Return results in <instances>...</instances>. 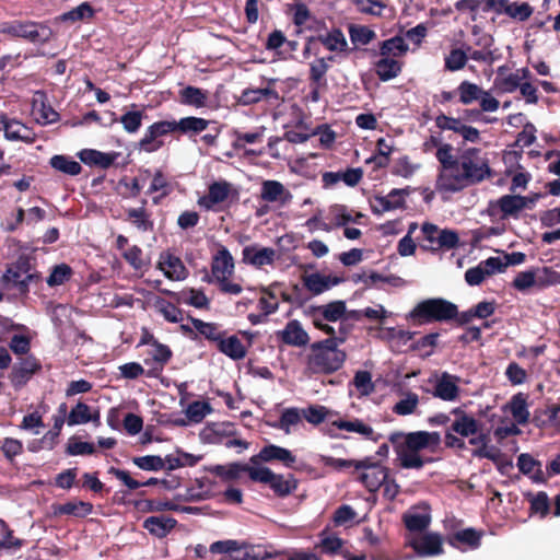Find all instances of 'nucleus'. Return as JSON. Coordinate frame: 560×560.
<instances>
[{"label": "nucleus", "mask_w": 560, "mask_h": 560, "mask_svg": "<svg viewBox=\"0 0 560 560\" xmlns=\"http://www.w3.org/2000/svg\"><path fill=\"white\" fill-rule=\"evenodd\" d=\"M278 80L270 79L266 86L264 88H247L242 91L238 102L243 105L255 104L260 101H266L270 104L278 102L281 97L279 95V91L277 89Z\"/></svg>", "instance_id": "nucleus-13"}, {"label": "nucleus", "mask_w": 560, "mask_h": 560, "mask_svg": "<svg viewBox=\"0 0 560 560\" xmlns=\"http://www.w3.org/2000/svg\"><path fill=\"white\" fill-rule=\"evenodd\" d=\"M245 540L226 539L218 540L210 545L211 553H228L233 557L235 552H242Z\"/></svg>", "instance_id": "nucleus-56"}, {"label": "nucleus", "mask_w": 560, "mask_h": 560, "mask_svg": "<svg viewBox=\"0 0 560 560\" xmlns=\"http://www.w3.org/2000/svg\"><path fill=\"white\" fill-rule=\"evenodd\" d=\"M49 164L52 168L70 176H77L81 173L82 166L68 155H54Z\"/></svg>", "instance_id": "nucleus-44"}, {"label": "nucleus", "mask_w": 560, "mask_h": 560, "mask_svg": "<svg viewBox=\"0 0 560 560\" xmlns=\"http://www.w3.org/2000/svg\"><path fill=\"white\" fill-rule=\"evenodd\" d=\"M405 448L408 451H421L430 448L436 451L441 444V435L439 432L416 431L406 434Z\"/></svg>", "instance_id": "nucleus-19"}, {"label": "nucleus", "mask_w": 560, "mask_h": 560, "mask_svg": "<svg viewBox=\"0 0 560 560\" xmlns=\"http://www.w3.org/2000/svg\"><path fill=\"white\" fill-rule=\"evenodd\" d=\"M208 100L207 91L192 85H187L179 91V102L184 105L197 108L203 107Z\"/></svg>", "instance_id": "nucleus-42"}, {"label": "nucleus", "mask_w": 560, "mask_h": 560, "mask_svg": "<svg viewBox=\"0 0 560 560\" xmlns=\"http://www.w3.org/2000/svg\"><path fill=\"white\" fill-rule=\"evenodd\" d=\"M318 40L330 51H343L347 48V40L343 33L339 28L319 35Z\"/></svg>", "instance_id": "nucleus-47"}, {"label": "nucleus", "mask_w": 560, "mask_h": 560, "mask_svg": "<svg viewBox=\"0 0 560 560\" xmlns=\"http://www.w3.org/2000/svg\"><path fill=\"white\" fill-rule=\"evenodd\" d=\"M402 522L410 532H423L431 523V515L429 513H405Z\"/></svg>", "instance_id": "nucleus-48"}, {"label": "nucleus", "mask_w": 560, "mask_h": 560, "mask_svg": "<svg viewBox=\"0 0 560 560\" xmlns=\"http://www.w3.org/2000/svg\"><path fill=\"white\" fill-rule=\"evenodd\" d=\"M238 190L228 180L221 179L211 183L208 186L206 195L198 199L200 208L207 211L218 212L222 210L219 206L228 199L236 200L238 198Z\"/></svg>", "instance_id": "nucleus-6"}, {"label": "nucleus", "mask_w": 560, "mask_h": 560, "mask_svg": "<svg viewBox=\"0 0 560 560\" xmlns=\"http://www.w3.org/2000/svg\"><path fill=\"white\" fill-rule=\"evenodd\" d=\"M187 319L196 329L198 337L200 336L207 341L214 343L215 346H218L223 335H226V331L222 330L221 325L218 323L205 322L191 315H187Z\"/></svg>", "instance_id": "nucleus-26"}, {"label": "nucleus", "mask_w": 560, "mask_h": 560, "mask_svg": "<svg viewBox=\"0 0 560 560\" xmlns=\"http://www.w3.org/2000/svg\"><path fill=\"white\" fill-rule=\"evenodd\" d=\"M349 35L355 46L366 45L375 37V32L368 26L351 24L349 26Z\"/></svg>", "instance_id": "nucleus-64"}, {"label": "nucleus", "mask_w": 560, "mask_h": 560, "mask_svg": "<svg viewBox=\"0 0 560 560\" xmlns=\"http://www.w3.org/2000/svg\"><path fill=\"white\" fill-rule=\"evenodd\" d=\"M459 383V376L442 372L435 380L432 395L444 401H455L460 394Z\"/></svg>", "instance_id": "nucleus-14"}, {"label": "nucleus", "mask_w": 560, "mask_h": 560, "mask_svg": "<svg viewBox=\"0 0 560 560\" xmlns=\"http://www.w3.org/2000/svg\"><path fill=\"white\" fill-rule=\"evenodd\" d=\"M266 560H317V555L305 550L269 552Z\"/></svg>", "instance_id": "nucleus-52"}, {"label": "nucleus", "mask_w": 560, "mask_h": 560, "mask_svg": "<svg viewBox=\"0 0 560 560\" xmlns=\"http://www.w3.org/2000/svg\"><path fill=\"white\" fill-rule=\"evenodd\" d=\"M209 125L210 120L208 119L188 116L180 118L178 121H176V129L182 135H186L189 138H192L205 131L209 127Z\"/></svg>", "instance_id": "nucleus-39"}, {"label": "nucleus", "mask_w": 560, "mask_h": 560, "mask_svg": "<svg viewBox=\"0 0 560 560\" xmlns=\"http://www.w3.org/2000/svg\"><path fill=\"white\" fill-rule=\"evenodd\" d=\"M173 352L167 345L161 343L160 341L153 346V350L148 353V357L143 360L148 366L147 376L156 378L159 377L164 366L171 361Z\"/></svg>", "instance_id": "nucleus-15"}, {"label": "nucleus", "mask_w": 560, "mask_h": 560, "mask_svg": "<svg viewBox=\"0 0 560 560\" xmlns=\"http://www.w3.org/2000/svg\"><path fill=\"white\" fill-rule=\"evenodd\" d=\"M242 256V261L245 265L261 268L262 266L273 264L276 250L271 247H260L257 244H253L243 248Z\"/></svg>", "instance_id": "nucleus-21"}, {"label": "nucleus", "mask_w": 560, "mask_h": 560, "mask_svg": "<svg viewBox=\"0 0 560 560\" xmlns=\"http://www.w3.org/2000/svg\"><path fill=\"white\" fill-rule=\"evenodd\" d=\"M217 349L228 358L238 361L246 357L247 348L242 343L240 338L235 335L226 337L223 335L222 339L217 346Z\"/></svg>", "instance_id": "nucleus-32"}, {"label": "nucleus", "mask_w": 560, "mask_h": 560, "mask_svg": "<svg viewBox=\"0 0 560 560\" xmlns=\"http://www.w3.org/2000/svg\"><path fill=\"white\" fill-rule=\"evenodd\" d=\"M388 478V468L386 467H372V470L362 471L358 476V480L363 483L370 492H375Z\"/></svg>", "instance_id": "nucleus-37"}, {"label": "nucleus", "mask_w": 560, "mask_h": 560, "mask_svg": "<svg viewBox=\"0 0 560 560\" xmlns=\"http://www.w3.org/2000/svg\"><path fill=\"white\" fill-rule=\"evenodd\" d=\"M145 205L147 200L143 199L140 208L127 209V221L140 232H152L154 230V222L151 219V213L145 209Z\"/></svg>", "instance_id": "nucleus-29"}, {"label": "nucleus", "mask_w": 560, "mask_h": 560, "mask_svg": "<svg viewBox=\"0 0 560 560\" xmlns=\"http://www.w3.org/2000/svg\"><path fill=\"white\" fill-rule=\"evenodd\" d=\"M320 540L315 546L316 549H319L320 553L327 556L338 555L341 551V548L345 545V540L336 535H327L326 530H323L319 534Z\"/></svg>", "instance_id": "nucleus-45"}, {"label": "nucleus", "mask_w": 560, "mask_h": 560, "mask_svg": "<svg viewBox=\"0 0 560 560\" xmlns=\"http://www.w3.org/2000/svg\"><path fill=\"white\" fill-rule=\"evenodd\" d=\"M40 369V364L33 357L23 359L15 364L12 370V383L14 385H24L31 376Z\"/></svg>", "instance_id": "nucleus-35"}, {"label": "nucleus", "mask_w": 560, "mask_h": 560, "mask_svg": "<svg viewBox=\"0 0 560 560\" xmlns=\"http://www.w3.org/2000/svg\"><path fill=\"white\" fill-rule=\"evenodd\" d=\"M255 470H258V467H254L248 464H243L238 462L231 463L226 466L217 465L212 468L213 474L228 481L238 479L242 472H247L249 479L252 480V474Z\"/></svg>", "instance_id": "nucleus-34"}, {"label": "nucleus", "mask_w": 560, "mask_h": 560, "mask_svg": "<svg viewBox=\"0 0 560 560\" xmlns=\"http://www.w3.org/2000/svg\"><path fill=\"white\" fill-rule=\"evenodd\" d=\"M276 337L291 347H305L310 342L307 331L298 319L289 320L282 330L276 331Z\"/></svg>", "instance_id": "nucleus-18"}, {"label": "nucleus", "mask_w": 560, "mask_h": 560, "mask_svg": "<svg viewBox=\"0 0 560 560\" xmlns=\"http://www.w3.org/2000/svg\"><path fill=\"white\" fill-rule=\"evenodd\" d=\"M73 275L72 268L67 264H59L52 267L49 277L46 279L50 288L65 284Z\"/></svg>", "instance_id": "nucleus-50"}, {"label": "nucleus", "mask_w": 560, "mask_h": 560, "mask_svg": "<svg viewBox=\"0 0 560 560\" xmlns=\"http://www.w3.org/2000/svg\"><path fill=\"white\" fill-rule=\"evenodd\" d=\"M450 429L460 436L467 438L478 432L479 423L472 416H463L462 418H456Z\"/></svg>", "instance_id": "nucleus-46"}, {"label": "nucleus", "mask_w": 560, "mask_h": 560, "mask_svg": "<svg viewBox=\"0 0 560 560\" xmlns=\"http://www.w3.org/2000/svg\"><path fill=\"white\" fill-rule=\"evenodd\" d=\"M528 396L524 393H517L512 396L506 405V409L511 412L516 424L525 425L529 421V410L527 404Z\"/></svg>", "instance_id": "nucleus-33"}, {"label": "nucleus", "mask_w": 560, "mask_h": 560, "mask_svg": "<svg viewBox=\"0 0 560 560\" xmlns=\"http://www.w3.org/2000/svg\"><path fill=\"white\" fill-rule=\"evenodd\" d=\"M347 312L345 301L338 300L332 301L325 305H319L312 307V315H320L323 319L327 322H337Z\"/></svg>", "instance_id": "nucleus-40"}, {"label": "nucleus", "mask_w": 560, "mask_h": 560, "mask_svg": "<svg viewBox=\"0 0 560 560\" xmlns=\"http://www.w3.org/2000/svg\"><path fill=\"white\" fill-rule=\"evenodd\" d=\"M94 9L89 2H83L77 8L62 13L57 18L60 22H78L84 19H92L94 16Z\"/></svg>", "instance_id": "nucleus-49"}, {"label": "nucleus", "mask_w": 560, "mask_h": 560, "mask_svg": "<svg viewBox=\"0 0 560 560\" xmlns=\"http://www.w3.org/2000/svg\"><path fill=\"white\" fill-rule=\"evenodd\" d=\"M212 407L207 401L195 400L186 409V416L192 422L199 423L205 417L212 412Z\"/></svg>", "instance_id": "nucleus-58"}, {"label": "nucleus", "mask_w": 560, "mask_h": 560, "mask_svg": "<svg viewBox=\"0 0 560 560\" xmlns=\"http://www.w3.org/2000/svg\"><path fill=\"white\" fill-rule=\"evenodd\" d=\"M419 404V396L413 392H407L405 398L400 399L393 407V412L398 416H408L415 412Z\"/></svg>", "instance_id": "nucleus-57"}, {"label": "nucleus", "mask_w": 560, "mask_h": 560, "mask_svg": "<svg viewBox=\"0 0 560 560\" xmlns=\"http://www.w3.org/2000/svg\"><path fill=\"white\" fill-rule=\"evenodd\" d=\"M177 521L170 516H150L143 522V528L158 538L166 537L176 526Z\"/></svg>", "instance_id": "nucleus-30"}, {"label": "nucleus", "mask_w": 560, "mask_h": 560, "mask_svg": "<svg viewBox=\"0 0 560 560\" xmlns=\"http://www.w3.org/2000/svg\"><path fill=\"white\" fill-rule=\"evenodd\" d=\"M340 278H331L323 276L318 272L303 276L304 287L314 295L322 294L323 292L329 290L332 285L340 283Z\"/></svg>", "instance_id": "nucleus-31"}, {"label": "nucleus", "mask_w": 560, "mask_h": 560, "mask_svg": "<svg viewBox=\"0 0 560 560\" xmlns=\"http://www.w3.org/2000/svg\"><path fill=\"white\" fill-rule=\"evenodd\" d=\"M252 481L268 485L281 498L291 494L298 488V480L293 475L284 478L283 475L275 474L268 467H258V470L253 471Z\"/></svg>", "instance_id": "nucleus-7"}, {"label": "nucleus", "mask_w": 560, "mask_h": 560, "mask_svg": "<svg viewBox=\"0 0 560 560\" xmlns=\"http://www.w3.org/2000/svg\"><path fill=\"white\" fill-rule=\"evenodd\" d=\"M100 411L95 410L93 413L90 410V407L79 401L70 411L67 422L70 427L78 425V424H84L88 422H97L100 423Z\"/></svg>", "instance_id": "nucleus-38"}, {"label": "nucleus", "mask_w": 560, "mask_h": 560, "mask_svg": "<svg viewBox=\"0 0 560 560\" xmlns=\"http://www.w3.org/2000/svg\"><path fill=\"white\" fill-rule=\"evenodd\" d=\"M32 269L31 260L27 256H20L14 262L10 264L4 273L0 277V283L3 288H15L18 291L25 295L30 292L26 283L23 281V276Z\"/></svg>", "instance_id": "nucleus-9"}, {"label": "nucleus", "mask_w": 560, "mask_h": 560, "mask_svg": "<svg viewBox=\"0 0 560 560\" xmlns=\"http://www.w3.org/2000/svg\"><path fill=\"white\" fill-rule=\"evenodd\" d=\"M332 424L336 425L340 430H345L348 432H355V433L362 434V435H364L366 438H371V439L374 433L372 427L363 423V421H361L359 419H354L353 421L337 420ZM373 440H375V439L373 438Z\"/></svg>", "instance_id": "nucleus-55"}, {"label": "nucleus", "mask_w": 560, "mask_h": 560, "mask_svg": "<svg viewBox=\"0 0 560 560\" xmlns=\"http://www.w3.org/2000/svg\"><path fill=\"white\" fill-rule=\"evenodd\" d=\"M346 358V352L338 349L337 338H327L311 345L306 365L314 374L329 375L343 365Z\"/></svg>", "instance_id": "nucleus-2"}, {"label": "nucleus", "mask_w": 560, "mask_h": 560, "mask_svg": "<svg viewBox=\"0 0 560 560\" xmlns=\"http://www.w3.org/2000/svg\"><path fill=\"white\" fill-rule=\"evenodd\" d=\"M176 131V120L156 121L148 127L143 138L139 142L140 149L145 152H154L163 145V142L158 140L159 137Z\"/></svg>", "instance_id": "nucleus-11"}, {"label": "nucleus", "mask_w": 560, "mask_h": 560, "mask_svg": "<svg viewBox=\"0 0 560 560\" xmlns=\"http://www.w3.org/2000/svg\"><path fill=\"white\" fill-rule=\"evenodd\" d=\"M525 499L529 502L530 514H538L541 518L549 514L550 503L545 491H538L537 493L528 492L525 494Z\"/></svg>", "instance_id": "nucleus-43"}, {"label": "nucleus", "mask_w": 560, "mask_h": 560, "mask_svg": "<svg viewBox=\"0 0 560 560\" xmlns=\"http://www.w3.org/2000/svg\"><path fill=\"white\" fill-rule=\"evenodd\" d=\"M132 463L145 471H159L165 468V462L160 455H145L132 457Z\"/></svg>", "instance_id": "nucleus-54"}, {"label": "nucleus", "mask_w": 560, "mask_h": 560, "mask_svg": "<svg viewBox=\"0 0 560 560\" xmlns=\"http://www.w3.org/2000/svg\"><path fill=\"white\" fill-rule=\"evenodd\" d=\"M408 49L409 47L402 36H394L382 42L380 46L381 58L377 61V66L380 68H387V70H400L402 67L400 58Z\"/></svg>", "instance_id": "nucleus-8"}, {"label": "nucleus", "mask_w": 560, "mask_h": 560, "mask_svg": "<svg viewBox=\"0 0 560 560\" xmlns=\"http://www.w3.org/2000/svg\"><path fill=\"white\" fill-rule=\"evenodd\" d=\"M364 172L362 167H348L339 172H324L322 183L324 188H329L339 182H343L349 187H355L363 179Z\"/></svg>", "instance_id": "nucleus-20"}, {"label": "nucleus", "mask_w": 560, "mask_h": 560, "mask_svg": "<svg viewBox=\"0 0 560 560\" xmlns=\"http://www.w3.org/2000/svg\"><path fill=\"white\" fill-rule=\"evenodd\" d=\"M482 534L475 528H466L458 530L448 537V544L458 547L459 544L466 545L471 549H476L481 544Z\"/></svg>", "instance_id": "nucleus-41"}, {"label": "nucleus", "mask_w": 560, "mask_h": 560, "mask_svg": "<svg viewBox=\"0 0 560 560\" xmlns=\"http://www.w3.org/2000/svg\"><path fill=\"white\" fill-rule=\"evenodd\" d=\"M32 112L36 115V120L40 125H48L56 122L59 119V114L47 104L46 93L36 91L32 98Z\"/></svg>", "instance_id": "nucleus-24"}, {"label": "nucleus", "mask_w": 560, "mask_h": 560, "mask_svg": "<svg viewBox=\"0 0 560 560\" xmlns=\"http://www.w3.org/2000/svg\"><path fill=\"white\" fill-rule=\"evenodd\" d=\"M325 73L326 72H311L310 93L306 100L314 103L319 101L320 92L325 91L327 88Z\"/></svg>", "instance_id": "nucleus-61"}, {"label": "nucleus", "mask_w": 560, "mask_h": 560, "mask_svg": "<svg viewBox=\"0 0 560 560\" xmlns=\"http://www.w3.org/2000/svg\"><path fill=\"white\" fill-rule=\"evenodd\" d=\"M435 158L440 163L435 182L439 192L456 194L494 175L488 154L480 148H466L454 155L452 144H443Z\"/></svg>", "instance_id": "nucleus-1"}, {"label": "nucleus", "mask_w": 560, "mask_h": 560, "mask_svg": "<svg viewBox=\"0 0 560 560\" xmlns=\"http://www.w3.org/2000/svg\"><path fill=\"white\" fill-rule=\"evenodd\" d=\"M158 267L170 280H184L188 276V270L182 259L170 252L161 253Z\"/></svg>", "instance_id": "nucleus-22"}, {"label": "nucleus", "mask_w": 560, "mask_h": 560, "mask_svg": "<svg viewBox=\"0 0 560 560\" xmlns=\"http://www.w3.org/2000/svg\"><path fill=\"white\" fill-rule=\"evenodd\" d=\"M407 194L406 189L394 188L386 197L375 196V203L371 205V210L374 214H382L386 211L405 208L404 196Z\"/></svg>", "instance_id": "nucleus-23"}, {"label": "nucleus", "mask_w": 560, "mask_h": 560, "mask_svg": "<svg viewBox=\"0 0 560 560\" xmlns=\"http://www.w3.org/2000/svg\"><path fill=\"white\" fill-rule=\"evenodd\" d=\"M408 546L420 557H432L443 552V540L438 533H427L418 538H412Z\"/></svg>", "instance_id": "nucleus-17"}, {"label": "nucleus", "mask_w": 560, "mask_h": 560, "mask_svg": "<svg viewBox=\"0 0 560 560\" xmlns=\"http://www.w3.org/2000/svg\"><path fill=\"white\" fill-rule=\"evenodd\" d=\"M243 556H236L235 560H266L268 551L262 545H255L247 540L244 541Z\"/></svg>", "instance_id": "nucleus-63"}, {"label": "nucleus", "mask_w": 560, "mask_h": 560, "mask_svg": "<svg viewBox=\"0 0 560 560\" xmlns=\"http://www.w3.org/2000/svg\"><path fill=\"white\" fill-rule=\"evenodd\" d=\"M523 203L522 195H503L489 202L488 214L492 218L499 215L502 220L518 219L523 211Z\"/></svg>", "instance_id": "nucleus-10"}, {"label": "nucleus", "mask_w": 560, "mask_h": 560, "mask_svg": "<svg viewBox=\"0 0 560 560\" xmlns=\"http://www.w3.org/2000/svg\"><path fill=\"white\" fill-rule=\"evenodd\" d=\"M455 316H457V305L443 298L423 300L409 313V318L419 325L450 322Z\"/></svg>", "instance_id": "nucleus-4"}, {"label": "nucleus", "mask_w": 560, "mask_h": 560, "mask_svg": "<svg viewBox=\"0 0 560 560\" xmlns=\"http://www.w3.org/2000/svg\"><path fill=\"white\" fill-rule=\"evenodd\" d=\"M457 91L459 94V102L465 105L478 101L483 94V90L480 86L468 81H463L457 88Z\"/></svg>", "instance_id": "nucleus-53"}, {"label": "nucleus", "mask_w": 560, "mask_h": 560, "mask_svg": "<svg viewBox=\"0 0 560 560\" xmlns=\"http://www.w3.org/2000/svg\"><path fill=\"white\" fill-rule=\"evenodd\" d=\"M260 462H280L285 467L290 468L293 467L294 463L296 462V457L288 448L276 444H268L265 445L257 455H254L249 458V463L253 465H258Z\"/></svg>", "instance_id": "nucleus-12"}, {"label": "nucleus", "mask_w": 560, "mask_h": 560, "mask_svg": "<svg viewBox=\"0 0 560 560\" xmlns=\"http://www.w3.org/2000/svg\"><path fill=\"white\" fill-rule=\"evenodd\" d=\"M529 72H522V75L518 72H511L508 77L502 79H495L494 83L498 90L502 93H512L521 85V81L527 78Z\"/></svg>", "instance_id": "nucleus-59"}, {"label": "nucleus", "mask_w": 560, "mask_h": 560, "mask_svg": "<svg viewBox=\"0 0 560 560\" xmlns=\"http://www.w3.org/2000/svg\"><path fill=\"white\" fill-rule=\"evenodd\" d=\"M235 270V262L230 250L221 245L211 258V272L206 273L202 281L218 285L223 294L237 295L242 293L241 284L230 280Z\"/></svg>", "instance_id": "nucleus-3"}, {"label": "nucleus", "mask_w": 560, "mask_h": 560, "mask_svg": "<svg viewBox=\"0 0 560 560\" xmlns=\"http://www.w3.org/2000/svg\"><path fill=\"white\" fill-rule=\"evenodd\" d=\"M55 516L71 515L83 518L93 512V504L86 501H68L66 503L52 504Z\"/></svg>", "instance_id": "nucleus-28"}, {"label": "nucleus", "mask_w": 560, "mask_h": 560, "mask_svg": "<svg viewBox=\"0 0 560 560\" xmlns=\"http://www.w3.org/2000/svg\"><path fill=\"white\" fill-rule=\"evenodd\" d=\"M400 459V465L406 469H420L425 465V460L423 457L419 455L417 451H408L407 448H401L397 451Z\"/></svg>", "instance_id": "nucleus-60"}, {"label": "nucleus", "mask_w": 560, "mask_h": 560, "mask_svg": "<svg viewBox=\"0 0 560 560\" xmlns=\"http://www.w3.org/2000/svg\"><path fill=\"white\" fill-rule=\"evenodd\" d=\"M290 197V192L285 189L282 183L278 180H264L261 184L260 199L267 202H285Z\"/></svg>", "instance_id": "nucleus-36"}, {"label": "nucleus", "mask_w": 560, "mask_h": 560, "mask_svg": "<svg viewBox=\"0 0 560 560\" xmlns=\"http://www.w3.org/2000/svg\"><path fill=\"white\" fill-rule=\"evenodd\" d=\"M0 130L4 131V137L11 141H23L34 143L36 141L35 132L22 122L10 119L7 114H0Z\"/></svg>", "instance_id": "nucleus-16"}, {"label": "nucleus", "mask_w": 560, "mask_h": 560, "mask_svg": "<svg viewBox=\"0 0 560 560\" xmlns=\"http://www.w3.org/2000/svg\"><path fill=\"white\" fill-rule=\"evenodd\" d=\"M534 12V8L527 2H511L506 15L515 21L525 22Z\"/></svg>", "instance_id": "nucleus-62"}, {"label": "nucleus", "mask_w": 560, "mask_h": 560, "mask_svg": "<svg viewBox=\"0 0 560 560\" xmlns=\"http://www.w3.org/2000/svg\"><path fill=\"white\" fill-rule=\"evenodd\" d=\"M0 32L14 37H21L33 44L47 43L52 36V30L43 23L14 20L0 25Z\"/></svg>", "instance_id": "nucleus-5"}, {"label": "nucleus", "mask_w": 560, "mask_h": 560, "mask_svg": "<svg viewBox=\"0 0 560 560\" xmlns=\"http://www.w3.org/2000/svg\"><path fill=\"white\" fill-rule=\"evenodd\" d=\"M158 312L168 323H179L184 318V311L176 306L174 303L166 300H160L156 303Z\"/></svg>", "instance_id": "nucleus-51"}, {"label": "nucleus", "mask_w": 560, "mask_h": 560, "mask_svg": "<svg viewBox=\"0 0 560 560\" xmlns=\"http://www.w3.org/2000/svg\"><path fill=\"white\" fill-rule=\"evenodd\" d=\"M165 293L177 303H184L198 310L208 311L210 308V300L202 290L191 288L180 292L165 291Z\"/></svg>", "instance_id": "nucleus-25"}, {"label": "nucleus", "mask_w": 560, "mask_h": 560, "mask_svg": "<svg viewBox=\"0 0 560 560\" xmlns=\"http://www.w3.org/2000/svg\"><path fill=\"white\" fill-rule=\"evenodd\" d=\"M117 152H101L94 149H83L79 152L78 156L82 163L89 166H98L103 170L109 168L118 158Z\"/></svg>", "instance_id": "nucleus-27"}]
</instances>
